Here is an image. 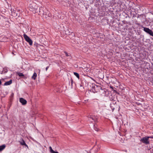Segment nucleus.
Instances as JSON below:
<instances>
[{"mask_svg":"<svg viewBox=\"0 0 153 153\" xmlns=\"http://www.w3.org/2000/svg\"><path fill=\"white\" fill-rule=\"evenodd\" d=\"M49 149H50V151L51 153H52L54 151L52 149V147L51 146L49 147Z\"/></svg>","mask_w":153,"mask_h":153,"instance_id":"dca6fc26","label":"nucleus"},{"mask_svg":"<svg viewBox=\"0 0 153 153\" xmlns=\"http://www.w3.org/2000/svg\"><path fill=\"white\" fill-rule=\"evenodd\" d=\"M140 141L146 145L149 144L150 143L149 141V137H148L147 136L145 137L141 138Z\"/></svg>","mask_w":153,"mask_h":153,"instance_id":"7ed1b4c3","label":"nucleus"},{"mask_svg":"<svg viewBox=\"0 0 153 153\" xmlns=\"http://www.w3.org/2000/svg\"><path fill=\"white\" fill-rule=\"evenodd\" d=\"M23 36L25 40L29 43V45H32L33 44V42L30 38L25 34H24Z\"/></svg>","mask_w":153,"mask_h":153,"instance_id":"20e7f679","label":"nucleus"},{"mask_svg":"<svg viewBox=\"0 0 153 153\" xmlns=\"http://www.w3.org/2000/svg\"><path fill=\"white\" fill-rule=\"evenodd\" d=\"M37 75L36 73V72H34L33 75L31 77V78L32 79H33L34 80H35L36 79V77H37Z\"/></svg>","mask_w":153,"mask_h":153,"instance_id":"9d476101","label":"nucleus"},{"mask_svg":"<svg viewBox=\"0 0 153 153\" xmlns=\"http://www.w3.org/2000/svg\"><path fill=\"white\" fill-rule=\"evenodd\" d=\"M49 68V67L48 66L47 67H46V71H47L48 69V68Z\"/></svg>","mask_w":153,"mask_h":153,"instance_id":"412c9836","label":"nucleus"},{"mask_svg":"<svg viewBox=\"0 0 153 153\" xmlns=\"http://www.w3.org/2000/svg\"><path fill=\"white\" fill-rule=\"evenodd\" d=\"M5 147V146L4 145L0 146V152L2 151Z\"/></svg>","mask_w":153,"mask_h":153,"instance_id":"f8f14e48","label":"nucleus"},{"mask_svg":"<svg viewBox=\"0 0 153 153\" xmlns=\"http://www.w3.org/2000/svg\"><path fill=\"white\" fill-rule=\"evenodd\" d=\"M20 143L22 145L25 146H27V145L26 144L24 141L22 139V141L20 142Z\"/></svg>","mask_w":153,"mask_h":153,"instance_id":"9b49d317","label":"nucleus"},{"mask_svg":"<svg viewBox=\"0 0 153 153\" xmlns=\"http://www.w3.org/2000/svg\"><path fill=\"white\" fill-rule=\"evenodd\" d=\"M12 80L11 79L9 81L6 82L4 84V85H10L12 83Z\"/></svg>","mask_w":153,"mask_h":153,"instance_id":"1a4fd4ad","label":"nucleus"},{"mask_svg":"<svg viewBox=\"0 0 153 153\" xmlns=\"http://www.w3.org/2000/svg\"><path fill=\"white\" fill-rule=\"evenodd\" d=\"M74 74L78 79H79V74L78 73L74 72Z\"/></svg>","mask_w":153,"mask_h":153,"instance_id":"ddd939ff","label":"nucleus"},{"mask_svg":"<svg viewBox=\"0 0 153 153\" xmlns=\"http://www.w3.org/2000/svg\"><path fill=\"white\" fill-rule=\"evenodd\" d=\"M38 13V10L36 8V9H35L34 10V13Z\"/></svg>","mask_w":153,"mask_h":153,"instance_id":"a211bd4d","label":"nucleus"},{"mask_svg":"<svg viewBox=\"0 0 153 153\" xmlns=\"http://www.w3.org/2000/svg\"><path fill=\"white\" fill-rule=\"evenodd\" d=\"M38 10V14L42 15H44V14H45V13H46V11H48L45 8L42 7L39 8Z\"/></svg>","mask_w":153,"mask_h":153,"instance_id":"f03ea898","label":"nucleus"},{"mask_svg":"<svg viewBox=\"0 0 153 153\" xmlns=\"http://www.w3.org/2000/svg\"><path fill=\"white\" fill-rule=\"evenodd\" d=\"M64 53L65 54V55L66 56H69V54L67 53V52L65 51L64 52Z\"/></svg>","mask_w":153,"mask_h":153,"instance_id":"f3484780","label":"nucleus"},{"mask_svg":"<svg viewBox=\"0 0 153 153\" xmlns=\"http://www.w3.org/2000/svg\"><path fill=\"white\" fill-rule=\"evenodd\" d=\"M1 81L0 80V85H1Z\"/></svg>","mask_w":153,"mask_h":153,"instance_id":"b1692460","label":"nucleus"},{"mask_svg":"<svg viewBox=\"0 0 153 153\" xmlns=\"http://www.w3.org/2000/svg\"><path fill=\"white\" fill-rule=\"evenodd\" d=\"M94 129H95V131H98V130H99V129L97 128V127H94Z\"/></svg>","mask_w":153,"mask_h":153,"instance_id":"6ab92c4d","label":"nucleus"},{"mask_svg":"<svg viewBox=\"0 0 153 153\" xmlns=\"http://www.w3.org/2000/svg\"><path fill=\"white\" fill-rule=\"evenodd\" d=\"M58 153H59V152H58Z\"/></svg>","mask_w":153,"mask_h":153,"instance_id":"393cba45","label":"nucleus"},{"mask_svg":"<svg viewBox=\"0 0 153 153\" xmlns=\"http://www.w3.org/2000/svg\"><path fill=\"white\" fill-rule=\"evenodd\" d=\"M142 27L143 28V30L145 32L153 36V32L151 30L147 27H144L143 26H142Z\"/></svg>","mask_w":153,"mask_h":153,"instance_id":"39448f33","label":"nucleus"},{"mask_svg":"<svg viewBox=\"0 0 153 153\" xmlns=\"http://www.w3.org/2000/svg\"><path fill=\"white\" fill-rule=\"evenodd\" d=\"M101 89V88L100 86L93 84L92 85L91 89L93 93H95L99 91Z\"/></svg>","mask_w":153,"mask_h":153,"instance_id":"f257e3e1","label":"nucleus"},{"mask_svg":"<svg viewBox=\"0 0 153 153\" xmlns=\"http://www.w3.org/2000/svg\"><path fill=\"white\" fill-rule=\"evenodd\" d=\"M148 137H149V138H152L153 139V136H147Z\"/></svg>","mask_w":153,"mask_h":153,"instance_id":"aec40b11","label":"nucleus"},{"mask_svg":"<svg viewBox=\"0 0 153 153\" xmlns=\"http://www.w3.org/2000/svg\"><path fill=\"white\" fill-rule=\"evenodd\" d=\"M19 101L22 105H26L27 102V101L22 98H21L19 99Z\"/></svg>","mask_w":153,"mask_h":153,"instance_id":"0eeeda50","label":"nucleus"},{"mask_svg":"<svg viewBox=\"0 0 153 153\" xmlns=\"http://www.w3.org/2000/svg\"><path fill=\"white\" fill-rule=\"evenodd\" d=\"M18 75L20 76H24L22 73H19L18 74Z\"/></svg>","mask_w":153,"mask_h":153,"instance_id":"4468645a","label":"nucleus"},{"mask_svg":"<svg viewBox=\"0 0 153 153\" xmlns=\"http://www.w3.org/2000/svg\"><path fill=\"white\" fill-rule=\"evenodd\" d=\"M44 15H43V17H45L46 19H49V18H50L51 16V14L49 13V12H46V13H45Z\"/></svg>","mask_w":153,"mask_h":153,"instance_id":"6e6552de","label":"nucleus"},{"mask_svg":"<svg viewBox=\"0 0 153 153\" xmlns=\"http://www.w3.org/2000/svg\"><path fill=\"white\" fill-rule=\"evenodd\" d=\"M58 152H55L54 151H53V152H52V153H58Z\"/></svg>","mask_w":153,"mask_h":153,"instance_id":"4be33fe9","label":"nucleus"},{"mask_svg":"<svg viewBox=\"0 0 153 153\" xmlns=\"http://www.w3.org/2000/svg\"><path fill=\"white\" fill-rule=\"evenodd\" d=\"M30 7H31V6H30V9H30V10L31 11H33V9H32Z\"/></svg>","mask_w":153,"mask_h":153,"instance_id":"5701e85b","label":"nucleus"},{"mask_svg":"<svg viewBox=\"0 0 153 153\" xmlns=\"http://www.w3.org/2000/svg\"><path fill=\"white\" fill-rule=\"evenodd\" d=\"M74 83L73 80L72 79H71V87L73 86V84Z\"/></svg>","mask_w":153,"mask_h":153,"instance_id":"2eb2a0df","label":"nucleus"},{"mask_svg":"<svg viewBox=\"0 0 153 153\" xmlns=\"http://www.w3.org/2000/svg\"><path fill=\"white\" fill-rule=\"evenodd\" d=\"M88 117L89 120H92L94 122H96L97 121V119L96 117L94 115H89L88 116Z\"/></svg>","mask_w":153,"mask_h":153,"instance_id":"423d86ee","label":"nucleus"}]
</instances>
